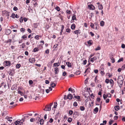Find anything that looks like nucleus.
<instances>
[{
  "label": "nucleus",
  "instance_id": "nucleus-50",
  "mask_svg": "<svg viewBox=\"0 0 125 125\" xmlns=\"http://www.w3.org/2000/svg\"><path fill=\"white\" fill-rule=\"evenodd\" d=\"M103 96L104 99V100H105L106 99L107 97L106 95L105 94H104L103 95Z\"/></svg>",
  "mask_w": 125,
  "mask_h": 125
},
{
  "label": "nucleus",
  "instance_id": "nucleus-22",
  "mask_svg": "<svg viewBox=\"0 0 125 125\" xmlns=\"http://www.w3.org/2000/svg\"><path fill=\"white\" fill-rule=\"evenodd\" d=\"M98 9L99 10H102L103 9V6L101 4H100L99 5H98Z\"/></svg>",
  "mask_w": 125,
  "mask_h": 125
},
{
  "label": "nucleus",
  "instance_id": "nucleus-60",
  "mask_svg": "<svg viewBox=\"0 0 125 125\" xmlns=\"http://www.w3.org/2000/svg\"><path fill=\"white\" fill-rule=\"evenodd\" d=\"M101 49V48L99 46L97 47L95 49V51H97L98 50H100Z\"/></svg>",
  "mask_w": 125,
  "mask_h": 125
},
{
  "label": "nucleus",
  "instance_id": "nucleus-41",
  "mask_svg": "<svg viewBox=\"0 0 125 125\" xmlns=\"http://www.w3.org/2000/svg\"><path fill=\"white\" fill-rule=\"evenodd\" d=\"M90 26L92 28L94 29V24L93 23H91Z\"/></svg>",
  "mask_w": 125,
  "mask_h": 125
},
{
  "label": "nucleus",
  "instance_id": "nucleus-23",
  "mask_svg": "<svg viewBox=\"0 0 125 125\" xmlns=\"http://www.w3.org/2000/svg\"><path fill=\"white\" fill-rule=\"evenodd\" d=\"M68 91H71L72 93H73L75 92L74 90V89L71 88H70L68 89Z\"/></svg>",
  "mask_w": 125,
  "mask_h": 125
},
{
  "label": "nucleus",
  "instance_id": "nucleus-59",
  "mask_svg": "<svg viewBox=\"0 0 125 125\" xmlns=\"http://www.w3.org/2000/svg\"><path fill=\"white\" fill-rule=\"evenodd\" d=\"M75 73L76 75H78L80 74V71H78L76 72Z\"/></svg>",
  "mask_w": 125,
  "mask_h": 125
},
{
  "label": "nucleus",
  "instance_id": "nucleus-54",
  "mask_svg": "<svg viewBox=\"0 0 125 125\" xmlns=\"http://www.w3.org/2000/svg\"><path fill=\"white\" fill-rule=\"evenodd\" d=\"M105 82L107 84L109 83V80L108 79H107L105 80Z\"/></svg>",
  "mask_w": 125,
  "mask_h": 125
},
{
  "label": "nucleus",
  "instance_id": "nucleus-46",
  "mask_svg": "<svg viewBox=\"0 0 125 125\" xmlns=\"http://www.w3.org/2000/svg\"><path fill=\"white\" fill-rule=\"evenodd\" d=\"M94 24L96 25L95 29L98 30V28L97 27L98 26V24L97 23H96V22L94 23Z\"/></svg>",
  "mask_w": 125,
  "mask_h": 125
},
{
  "label": "nucleus",
  "instance_id": "nucleus-53",
  "mask_svg": "<svg viewBox=\"0 0 125 125\" xmlns=\"http://www.w3.org/2000/svg\"><path fill=\"white\" fill-rule=\"evenodd\" d=\"M78 112H77V111H75V112H74V113H73V117H74V116H75V115L77 114Z\"/></svg>",
  "mask_w": 125,
  "mask_h": 125
},
{
  "label": "nucleus",
  "instance_id": "nucleus-39",
  "mask_svg": "<svg viewBox=\"0 0 125 125\" xmlns=\"http://www.w3.org/2000/svg\"><path fill=\"white\" fill-rule=\"evenodd\" d=\"M123 61V58H122L119 59L117 61L118 62H119L121 61Z\"/></svg>",
  "mask_w": 125,
  "mask_h": 125
},
{
  "label": "nucleus",
  "instance_id": "nucleus-3",
  "mask_svg": "<svg viewBox=\"0 0 125 125\" xmlns=\"http://www.w3.org/2000/svg\"><path fill=\"white\" fill-rule=\"evenodd\" d=\"M101 98L100 97H98L96 99L95 104L96 105H99L100 104Z\"/></svg>",
  "mask_w": 125,
  "mask_h": 125
},
{
  "label": "nucleus",
  "instance_id": "nucleus-8",
  "mask_svg": "<svg viewBox=\"0 0 125 125\" xmlns=\"http://www.w3.org/2000/svg\"><path fill=\"white\" fill-rule=\"evenodd\" d=\"M4 62L5 63V65L6 66H10L11 63L10 61H5Z\"/></svg>",
  "mask_w": 125,
  "mask_h": 125
},
{
  "label": "nucleus",
  "instance_id": "nucleus-12",
  "mask_svg": "<svg viewBox=\"0 0 125 125\" xmlns=\"http://www.w3.org/2000/svg\"><path fill=\"white\" fill-rule=\"evenodd\" d=\"M27 34H24L21 37V38L23 39L24 40H26L27 38Z\"/></svg>",
  "mask_w": 125,
  "mask_h": 125
},
{
  "label": "nucleus",
  "instance_id": "nucleus-7",
  "mask_svg": "<svg viewBox=\"0 0 125 125\" xmlns=\"http://www.w3.org/2000/svg\"><path fill=\"white\" fill-rule=\"evenodd\" d=\"M29 62L33 63H34L35 61V58H30L29 60Z\"/></svg>",
  "mask_w": 125,
  "mask_h": 125
},
{
  "label": "nucleus",
  "instance_id": "nucleus-47",
  "mask_svg": "<svg viewBox=\"0 0 125 125\" xmlns=\"http://www.w3.org/2000/svg\"><path fill=\"white\" fill-rule=\"evenodd\" d=\"M107 97H111V94L109 93H107L106 94Z\"/></svg>",
  "mask_w": 125,
  "mask_h": 125
},
{
  "label": "nucleus",
  "instance_id": "nucleus-4",
  "mask_svg": "<svg viewBox=\"0 0 125 125\" xmlns=\"http://www.w3.org/2000/svg\"><path fill=\"white\" fill-rule=\"evenodd\" d=\"M51 109V108L50 107V106H48V105H46L44 109V110L46 111H50Z\"/></svg>",
  "mask_w": 125,
  "mask_h": 125
},
{
  "label": "nucleus",
  "instance_id": "nucleus-40",
  "mask_svg": "<svg viewBox=\"0 0 125 125\" xmlns=\"http://www.w3.org/2000/svg\"><path fill=\"white\" fill-rule=\"evenodd\" d=\"M111 61L112 62V63H114L115 62V59L113 57L111 58Z\"/></svg>",
  "mask_w": 125,
  "mask_h": 125
},
{
  "label": "nucleus",
  "instance_id": "nucleus-49",
  "mask_svg": "<svg viewBox=\"0 0 125 125\" xmlns=\"http://www.w3.org/2000/svg\"><path fill=\"white\" fill-rule=\"evenodd\" d=\"M71 11L70 10H67L66 11V13L68 14H71Z\"/></svg>",
  "mask_w": 125,
  "mask_h": 125
},
{
  "label": "nucleus",
  "instance_id": "nucleus-51",
  "mask_svg": "<svg viewBox=\"0 0 125 125\" xmlns=\"http://www.w3.org/2000/svg\"><path fill=\"white\" fill-rule=\"evenodd\" d=\"M95 55L94 53L92 54H91L89 57V58L90 59V58H91L92 57L94 56Z\"/></svg>",
  "mask_w": 125,
  "mask_h": 125
},
{
  "label": "nucleus",
  "instance_id": "nucleus-56",
  "mask_svg": "<svg viewBox=\"0 0 125 125\" xmlns=\"http://www.w3.org/2000/svg\"><path fill=\"white\" fill-rule=\"evenodd\" d=\"M29 84L30 85L32 84L33 83V82L32 80H30L29 81Z\"/></svg>",
  "mask_w": 125,
  "mask_h": 125
},
{
  "label": "nucleus",
  "instance_id": "nucleus-20",
  "mask_svg": "<svg viewBox=\"0 0 125 125\" xmlns=\"http://www.w3.org/2000/svg\"><path fill=\"white\" fill-rule=\"evenodd\" d=\"M91 70V68L90 67L88 68L85 71L84 73H88L90 72Z\"/></svg>",
  "mask_w": 125,
  "mask_h": 125
},
{
  "label": "nucleus",
  "instance_id": "nucleus-43",
  "mask_svg": "<svg viewBox=\"0 0 125 125\" xmlns=\"http://www.w3.org/2000/svg\"><path fill=\"white\" fill-rule=\"evenodd\" d=\"M54 108H56L57 107V103L56 102H55L54 103Z\"/></svg>",
  "mask_w": 125,
  "mask_h": 125
},
{
  "label": "nucleus",
  "instance_id": "nucleus-48",
  "mask_svg": "<svg viewBox=\"0 0 125 125\" xmlns=\"http://www.w3.org/2000/svg\"><path fill=\"white\" fill-rule=\"evenodd\" d=\"M78 104L76 102H75L73 104V105L75 107H76L77 106Z\"/></svg>",
  "mask_w": 125,
  "mask_h": 125
},
{
  "label": "nucleus",
  "instance_id": "nucleus-57",
  "mask_svg": "<svg viewBox=\"0 0 125 125\" xmlns=\"http://www.w3.org/2000/svg\"><path fill=\"white\" fill-rule=\"evenodd\" d=\"M45 52L46 53L48 54L49 52V50L48 49H47L45 51Z\"/></svg>",
  "mask_w": 125,
  "mask_h": 125
},
{
  "label": "nucleus",
  "instance_id": "nucleus-15",
  "mask_svg": "<svg viewBox=\"0 0 125 125\" xmlns=\"http://www.w3.org/2000/svg\"><path fill=\"white\" fill-rule=\"evenodd\" d=\"M109 82H110V84L111 85V87H112L113 86L114 83V82L113 81V80L112 79H111L110 80V81H109Z\"/></svg>",
  "mask_w": 125,
  "mask_h": 125
},
{
  "label": "nucleus",
  "instance_id": "nucleus-13",
  "mask_svg": "<svg viewBox=\"0 0 125 125\" xmlns=\"http://www.w3.org/2000/svg\"><path fill=\"white\" fill-rule=\"evenodd\" d=\"M4 12L3 13L6 16L8 17L9 16V12L7 11H4Z\"/></svg>",
  "mask_w": 125,
  "mask_h": 125
},
{
  "label": "nucleus",
  "instance_id": "nucleus-9",
  "mask_svg": "<svg viewBox=\"0 0 125 125\" xmlns=\"http://www.w3.org/2000/svg\"><path fill=\"white\" fill-rule=\"evenodd\" d=\"M97 59V58L96 57L94 56V57L91 58L90 61L91 62H93L95 60H96Z\"/></svg>",
  "mask_w": 125,
  "mask_h": 125
},
{
  "label": "nucleus",
  "instance_id": "nucleus-21",
  "mask_svg": "<svg viewBox=\"0 0 125 125\" xmlns=\"http://www.w3.org/2000/svg\"><path fill=\"white\" fill-rule=\"evenodd\" d=\"M66 64H67L68 66L69 67H72V65L71 64V63L67 62H66Z\"/></svg>",
  "mask_w": 125,
  "mask_h": 125
},
{
  "label": "nucleus",
  "instance_id": "nucleus-64",
  "mask_svg": "<svg viewBox=\"0 0 125 125\" xmlns=\"http://www.w3.org/2000/svg\"><path fill=\"white\" fill-rule=\"evenodd\" d=\"M13 10L15 11H16L18 10V9L15 6L13 8Z\"/></svg>",
  "mask_w": 125,
  "mask_h": 125
},
{
  "label": "nucleus",
  "instance_id": "nucleus-29",
  "mask_svg": "<svg viewBox=\"0 0 125 125\" xmlns=\"http://www.w3.org/2000/svg\"><path fill=\"white\" fill-rule=\"evenodd\" d=\"M18 93L20 94V95L21 96L23 95H24L23 93H22L21 91L20 90L18 91Z\"/></svg>",
  "mask_w": 125,
  "mask_h": 125
},
{
  "label": "nucleus",
  "instance_id": "nucleus-45",
  "mask_svg": "<svg viewBox=\"0 0 125 125\" xmlns=\"http://www.w3.org/2000/svg\"><path fill=\"white\" fill-rule=\"evenodd\" d=\"M72 20H76V16L75 15H74L72 17Z\"/></svg>",
  "mask_w": 125,
  "mask_h": 125
},
{
  "label": "nucleus",
  "instance_id": "nucleus-62",
  "mask_svg": "<svg viewBox=\"0 0 125 125\" xmlns=\"http://www.w3.org/2000/svg\"><path fill=\"white\" fill-rule=\"evenodd\" d=\"M71 31V30L69 28L67 29H66V31L68 32H70Z\"/></svg>",
  "mask_w": 125,
  "mask_h": 125
},
{
  "label": "nucleus",
  "instance_id": "nucleus-27",
  "mask_svg": "<svg viewBox=\"0 0 125 125\" xmlns=\"http://www.w3.org/2000/svg\"><path fill=\"white\" fill-rule=\"evenodd\" d=\"M39 121L40 122V124L41 125H42L43 124L44 121L43 119H42L40 120Z\"/></svg>",
  "mask_w": 125,
  "mask_h": 125
},
{
  "label": "nucleus",
  "instance_id": "nucleus-61",
  "mask_svg": "<svg viewBox=\"0 0 125 125\" xmlns=\"http://www.w3.org/2000/svg\"><path fill=\"white\" fill-rule=\"evenodd\" d=\"M9 74L11 76H13V74L12 73V72L11 71H9Z\"/></svg>",
  "mask_w": 125,
  "mask_h": 125
},
{
  "label": "nucleus",
  "instance_id": "nucleus-32",
  "mask_svg": "<svg viewBox=\"0 0 125 125\" xmlns=\"http://www.w3.org/2000/svg\"><path fill=\"white\" fill-rule=\"evenodd\" d=\"M15 14L13 13L12 14L11 16H10V17L12 18H15Z\"/></svg>",
  "mask_w": 125,
  "mask_h": 125
},
{
  "label": "nucleus",
  "instance_id": "nucleus-31",
  "mask_svg": "<svg viewBox=\"0 0 125 125\" xmlns=\"http://www.w3.org/2000/svg\"><path fill=\"white\" fill-rule=\"evenodd\" d=\"M55 9L56 10L58 11H60V8L58 6H57L55 7Z\"/></svg>",
  "mask_w": 125,
  "mask_h": 125
},
{
  "label": "nucleus",
  "instance_id": "nucleus-55",
  "mask_svg": "<svg viewBox=\"0 0 125 125\" xmlns=\"http://www.w3.org/2000/svg\"><path fill=\"white\" fill-rule=\"evenodd\" d=\"M67 74L64 71L62 73V75L64 76H65Z\"/></svg>",
  "mask_w": 125,
  "mask_h": 125
},
{
  "label": "nucleus",
  "instance_id": "nucleus-6",
  "mask_svg": "<svg viewBox=\"0 0 125 125\" xmlns=\"http://www.w3.org/2000/svg\"><path fill=\"white\" fill-rule=\"evenodd\" d=\"M11 32V30L9 29H8L6 30V31L5 32V34L7 35H9Z\"/></svg>",
  "mask_w": 125,
  "mask_h": 125
},
{
  "label": "nucleus",
  "instance_id": "nucleus-1",
  "mask_svg": "<svg viewBox=\"0 0 125 125\" xmlns=\"http://www.w3.org/2000/svg\"><path fill=\"white\" fill-rule=\"evenodd\" d=\"M123 77L122 75L119 76L118 78L117 83L119 84V86L122 85L123 82Z\"/></svg>",
  "mask_w": 125,
  "mask_h": 125
},
{
  "label": "nucleus",
  "instance_id": "nucleus-52",
  "mask_svg": "<svg viewBox=\"0 0 125 125\" xmlns=\"http://www.w3.org/2000/svg\"><path fill=\"white\" fill-rule=\"evenodd\" d=\"M87 62V61L86 60H85L83 61V65H85L86 64Z\"/></svg>",
  "mask_w": 125,
  "mask_h": 125
},
{
  "label": "nucleus",
  "instance_id": "nucleus-34",
  "mask_svg": "<svg viewBox=\"0 0 125 125\" xmlns=\"http://www.w3.org/2000/svg\"><path fill=\"white\" fill-rule=\"evenodd\" d=\"M73 113V112L72 110H69V114L70 115H72Z\"/></svg>",
  "mask_w": 125,
  "mask_h": 125
},
{
  "label": "nucleus",
  "instance_id": "nucleus-42",
  "mask_svg": "<svg viewBox=\"0 0 125 125\" xmlns=\"http://www.w3.org/2000/svg\"><path fill=\"white\" fill-rule=\"evenodd\" d=\"M21 121H16L15 122V124L16 125H17L18 124H19L20 122H21Z\"/></svg>",
  "mask_w": 125,
  "mask_h": 125
},
{
  "label": "nucleus",
  "instance_id": "nucleus-10",
  "mask_svg": "<svg viewBox=\"0 0 125 125\" xmlns=\"http://www.w3.org/2000/svg\"><path fill=\"white\" fill-rule=\"evenodd\" d=\"M56 83H54L53 82H51L50 83V86L52 88H54L56 86Z\"/></svg>",
  "mask_w": 125,
  "mask_h": 125
},
{
  "label": "nucleus",
  "instance_id": "nucleus-11",
  "mask_svg": "<svg viewBox=\"0 0 125 125\" xmlns=\"http://www.w3.org/2000/svg\"><path fill=\"white\" fill-rule=\"evenodd\" d=\"M72 97L73 96L71 94H70L68 95L66 97V98L67 99H68L69 100H71L72 99Z\"/></svg>",
  "mask_w": 125,
  "mask_h": 125
},
{
  "label": "nucleus",
  "instance_id": "nucleus-24",
  "mask_svg": "<svg viewBox=\"0 0 125 125\" xmlns=\"http://www.w3.org/2000/svg\"><path fill=\"white\" fill-rule=\"evenodd\" d=\"M100 25L102 26H103L104 24V22L103 21H101L100 23Z\"/></svg>",
  "mask_w": 125,
  "mask_h": 125
},
{
  "label": "nucleus",
  "instance_id": "nucleus-14",
  "mask_svg": "<svg viewBox=\"0 0 125 125\" xmlns=\"http://www.w3.org/2000/svg\"><path fill=\"white\" fill-rule=\"evenodd\" d=\"M87 43L89 45H91L93 43V42L92 40H89L87 41Z\"/></svg>",
  "mask_w": 125,
  "mask_h": 125
},
{
  "label": "nucleus",
  "instance_id": "nucleus-5",
  "mask_svg": "<svg viewBox=\"0 0 125 125\" xmlns=\"http://www.w3.org/2000/svg\"><path fill=\"white\" fill-rule=\"evenodd\" d=\"M73 33L75 34L78 35L80 33L81 31L80 30H76L73 31Z\"/></svg>",
  "mask_w": 125,
  "mask_h": 125
},
{
  "label": "nucleus",
  "instance_id": "nucleus-19",
  "mask_svg": "<svg viewBox=\"0 0 125 125\" xmlns=\"http://www.w3.org/2000/svg\"><path fill=\"white\" fill-rule=\"evenodd\" d=\"M54 71L55 73L56 74H57L59 72V71L58 70V68L57 67H55V68Z\"/></svg>",
  "mask_w": 125,
  "mask_h": 125
},
{
  "label": "nucleus",
  "instance_id": "nucleus-17",
  "mask_svg": "<svg viewBox=\"0 0 125 125\" xmlns=\"http://www.w3.org/2000/svg\"><path fill=\"white\" fill-rule=\"evenodd\" d=\"M8 114V112L7 111H5L3 112L2 114V115L3 116H4L5 115H6L7 114Z\"/></svg>",
  "mask_w": 125,
  "mask_h": 125
},
{
  "label": "nucleus",
  "instance_id": "nucleus-26",
  "mask_svg": "<svg viewBox=\"0 0 125 125\" xmlns=\"http://www.w3.org/2000/svg\"><path fill=\"white\" fill-rule=\"evenodd\" d=\"M115 110L116 111H118L119 109V106H117L114 107Z\"/></svg>",
  "mask_w": 125,
  "mask_h": 125
},
{
  "label": "nucleus",
  "instance_id": "nucleus-2",
  "mask_svg": "<svg viewBox=\"0 0 125 125\" xmlns=\"http://www.w3.org/2000/svg\"><path fill=\"white\" fill-rule=\"evenodd\" d=\"M91 2H88L87 3L88 5V9L91 10H93L95 9V7L92 4L89 5V4H90Z\"/></svg>",
  "mask_w": 125,
  "mask_h": 125
},
{
  "label": "nucleus",
  "instance_id": "nucleus-44",
  "mask_svg": "<svg viewBox=\"0 0 125 125\" xmlns=\"http://www.w3.org/2000/svg\"><path fill=\"white\" fill-rule=\"evenodd\" d=\"M44 89H41L40 90V92L42 94H43L44 93Z\"/></svg>",
  "mask_w": 125,
  "mask_h": 125
},
{
  "label": "nucleus",
  "instance_id": "nucleus-36",
  "mask_svg": "<svg viewBox=\"0 0 125 125\" xmlns=\"http://www.w3.org/2000/svg\"><path fill=\"white\" fill-rule=\"evenodd\" d=\"M98 110V107H96L94 109V111L96 112V113L97 112Z\"/></svg>",
  "mask_w": 125,
  "mask_h": 125
},
{
  "label": "nucleus",
  "instance_id": "nucleus-25",
  "mask_svg": "<svg viewBox=\"0 0 125 125\" xmlns=\"http://www.w3.org/2000/svg\"><path fill=\"white\" fill-rule=\"evenodd\" d=\"M39 50V49L38 48L35 47L34 48L33 50V51L34 52H38Z\"/></svg>",
  "mask_w": 125,
  "mask_h": 125
},
{
  "label": "nucleus",
  "instance_id": "nucleus-37",
  "mask_svg": "<svg viewBox=\"0 0 125 125\" xmlns=\"http://www.w3.org/2000/svg\"><path fill=\"white\" fill-rule=\"evenodd\" d=\"M20 31L21 32H25V29L24 28H22L21 29Z\"/></svg>",
  "mask_w": 125,
  "mask_h": 125
},
{
  "label": "nucleus",
  "instance_id": "nucleus-16",
  "mask_svg": "<svg viewBox=\"0 0 125 125\" xmlns=\"http://www.w3.org/2000/svg\"><path fill=\"white\" fill-rule=\"evenodd\" d=\"M10 118V119H12V117H9L8 116H6V117L5 119H7V120L9 121L10 122H11V121H12V120H8V119H9Z\"/></svg>",
  "mask_w": 125,
  "mask_h": 125
},
{
  "label": "nucleus",
  "instance_id": "nucleus-38",
  "mask_svg": "<svg viewBox=\"0 0 125 125\" xmlns=\"http://www.w3.org/2000/svg\"><path fill=\"white\" fill-rule=\"evenodd\" d=\"M20 46L22 47V48H23L25 47V43H23L20 45Z\"/></svg>",
  "mask_w": 125,
  "mask_h": 125
},
{
  "label": "nucleus",
  "instance_id": "nucleus-63",
  "mask_svg": "<svg viewBox=\"0 0 125 125\" xmlns=\"http://www.w3.org/2000/svg\"><path fill=\"white\" fill-rule=\"evenodd\" d=\"M94 72L95 73H97L98 72V70L97 69L94 70Z\"/></svg>",
  "mask_w": 125,
  "mask_h": 125
},
{
  "label": "nucleus",
  "instance_id": "nucleus-30",
  "mask_svg": "<svg viewBox=\"0 0 125 125\" xmlns=\"http://www.w3.org/2000/svg\"><path fill=\"white\" fill-rule=\"evenodd\" d=\"M60 65V63L59 62L55 63L54 64V66H58Z\"/></svg>",
  "mask_w": 125,
  "mask_h": 125
},
{
  "label": "nucleus",
  "instance_id": "nucleus-33",
  "mask_svg": "<svg viewBox=\"0 0 125 125\" xmlns=\"http://www.w3.org/2000/svg\"><path fill=\"white\" fill-rule=\"evenodd\" d=\"M72 119L71 117L69 118H68V120H67L68 121L69 123L71 122L72 121Z\"/></svg>",
  "mask_w": 125,
  "mask_h": 125
},
{
  "label": "nucleus",
  "instance_id": "nucleus-35",
  "mask_svg": "<svg viewBox=\"0 0 125 125\" xmlns=\"http://www.w3.org/2000/svg\"><path fill=\"white\" fill-rule=\"evenodd\" d=\"M21 66V65L20 64H18L16 65V68L17 69H19L20 67Z\"/></svg>",
  "mask_w": 125,
  "mask_h": 125
},
{
  "label": "nucleus",
  "instance_id": "nucleus-18",
  "mask_svg": "<svg viewBox=\"0 0 125 125\" xmlns=\"http://www.w3.org/2000/svg\"><path fill=\"white\" fill-rule=\"evenodd\" d=\"M76 26L74 24H73L71 25V28L73 30H74Z\"/></svg>",
  "mask_w": 125,
  "mask_h": 125
},
{
  "label": "nucleus",
  "instance_id": "nucleus-28",
  "mask_svg": "<svg viewBox=\"0 0 125 125\" xmlns=\"http://www.w3.org/2000/svg\"><path fill=\"white\" fill-rule=\"evenodd\" d=\"M80 109L81 111H83L85 110V108L84 106H80Z\"/></svg>",
  "mask_w": 125,
  "mask_h": 125
},
{
  "label": "nucleus",
  "instance_id": "nucleus-58",
  "mask_svg": "<svg viewBox=\"0 0 125 125\" xmlns=\"http://www.w3.org/2000/svg\"><path fill=\"white\" fill-rule=\"evenodd\" d=\"M39 36L38 35H36L35 36L34 38L37 40H39Z\"/></svg>",
  "mask_w": 125,
  "mask_h": 125
}]
</instances>
